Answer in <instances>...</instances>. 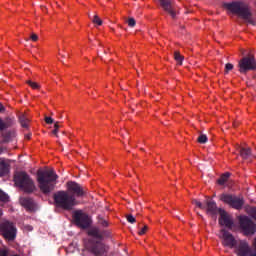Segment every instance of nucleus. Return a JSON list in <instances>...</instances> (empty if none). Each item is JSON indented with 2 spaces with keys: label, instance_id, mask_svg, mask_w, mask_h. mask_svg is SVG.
Returning a JSON list of instances; mask_svg holds the SVG:
<instances>
[{
  "label": "nucleus",
  "instance_id": "nucleus-16",
  "mask_svg": "<svg viewBox=\"0 0 256 256\" xmlns=\"http://www.w3.org/2000/svg\"><path fill=\"white\" fill-rule=\"evenodd\" d=\"M20 205L25 207V209H28V211H33V209H35V204L30 198H21Z\"/></svg>",
  "mask_w": 256,
  "mask_h": 256
},
{
  "label": "nucleus",
  "instance_id": "nucleus-3",
  "mask_svg": "<svg viewBox=\"0 0 256 256\" xmlns=\"http://www.w3.org/2000/svg\"><path fill=\"white\" fill-rule=\"evenodd\" d=\"M14 182L17 187H20L25 193H33L37 187L31 176L27 172H17L14 175Z\"/></svg>",
  "mask_w": 256,
  "mask_h": 256
},
{
  "label": "nucleus",
  "instance_id": "nucleus-13",
  "mask_svg": "<svg viewBox=\"0 0 256 256\" xmlns=\"http://www.w3.org/2000/svg\"><path fill=\"white\" fill-rule=\"evenodd\" d=\"M235 253L238 256H256V251L245 241H240L236 246Z\"/></svg>",
  "mask_w": 256,
  "mask_h": 256
},
{
  "label": "nucleus",
  "instance_id": "nucleus-27",
  "mask_svg": "<svg viewBox=\"0 0 256 256\" xmlns=\"http://www.w3.org/2000/svg\"><path fill=\"white\" fill-rule=\"evenodd\" d=\"M0 256H11V254L9 253V249H7V248L1 249Z\"/></svg>",
  "mask_w": 256,
  "mask_h": 256
},
{
  "label": "nucleus",
  "instance_id": "nucleus-17",
  "mask_svg": "<svg viewBox=\"0 0 256 256\" xmlns=\"http://www.w3.org/2000/svg\"><path fill=\"white\" fill-rule=\"evenodd\" d=\"M9 171V164L5 159L0 158V177H3V175L7 174Z\"/></svg>",
  "mask_w": 256,
  "mask_h": 256
},
{
  "label": "nucleus",
  "instance_id": "nucleus-22",
  "mask_svg": "<svg viewBox=\"0 0 256 256\" xmlns=\"http://www.w3.org/2000/svg\"><path fill=\"white\" fill-rule=\"evenodd\" d=\"M92 22L95 24V25H103V20H101V18H99L98 15H94V17L92 18Z\"/></svg>",
  "mask_w": 256,
  "mask_h": 256
},
{
  "label": "nucleus",
  "instance_id": "nucleus-32",
  "mask_svg": "<svg viewBox=\"0 0 256 256\" xmlns=\"http://www.w3.org/2000/svg\"><path fill=\"white\" fill-rule=\"evenodd\" d=\"M30 39H31V41L37 42V41H39V36H37V34L33 33V34H31Z\"/></svg>",
  "mask_w": 256,
  "mask_h": 256
},
{
  "label": "nucleus",
  "instance_id": "nucleus-30",
  "mask_svg": "<svg viewBox=\"0 0 256 256\" xmlns=\"http://www.w3.org/2000/svg\"><path fill=\"white\" fill-rule=\"evenodd\" d=\"M127 23H128L129 27H135V25H136V22L133 18H129Z\"/></svg>",
  "mask_w": 256,
  "mask_h": 256
},
{
  "label": "nucleus",
  "instance_id": "nucleus-38",
  "mask_svg": "<svg viewBox=\"0 0 256 256\" xmlns=\"http://www.w3.org/2000/svg\"><path fill=\"white\" fill-rule=\"evenodd\" d=\"M1 215H3V212L0 210V217H1Z\"/></svg>",
  "mask_w": 256,
  "mask_h": 256
},
{
  "label": "nucleus",
  "instance_id": "nucleus-24",
  "mask_svg": "<svg viewBox=\"0 0 256 256\" xmlns=\"http://www.w3.org/2000/svg\"><path fill=\"white\" fill-rule=\"evenodd\" d=\"M208 141L207 139V135L205 134H201L199 137H198V143H206Z\"/></svg>",
  "mask_w": 256,
  "mask_h": 256
},
{
  "label": "nucleus",
  "instance_id": "nucleus-34",
  "mask_svg": "<svg viewBox=\"0 0 256 256\" xmlns=\"http://www.w3.org/2000/svg\"><path fill=\"white\" fill-rule=\"evenodd\" d=\"M5 128V123H3V120L0 119V131H3Z\"/></svg>",
  "mask_w": 256,
  "mask_h": 256
},
{
  "label": "nucleus",
  "instance_id": "nucleus-35",
  "mask_svg": "<svg viewBox=\"0 0 256 256\" xmlns=\"http://www.w3.org/2000/svg\"><path fill=\"white\" fill-rule=\"evenodd\" d=\"M100 224H101L103 227H107V225H109L106 220H101V221H100Z\"/></svg>",
  "mask_w": 256,
  "mask_h": 256
},
{
  "label": "nucleus",
  "instance_id": "nucleus-1",
  "mask_svg": "<svg viewBox=\"0 0 256 256\" xmlns=\"http://www.w3.org/2000/svg\"><path fill=\"white\" fill-rule=\"evenodd\" d=\"M36 179L42 193H51L55 189V185H57L59 176H57L53 169L38 170Z\"/></svg>",
  "mask_w": 256,
  "mask_h": 256
},
{
  "label": "nucleus",
  "instance_id": "nucleus-21",
  "mask_svg": "<svg viewBox=\"0 0 256 256\" xmlns=\"http://www.w3.org/2000/svg\"><path fill=\"white\" fill-rule=\"evenodd\" d=\"M9 201V196L0 190V203H7Z\"/></svg>",
  "mask_w": 256,
  "mask_h": 256
},
{
  "label": "nucleus",
  "instance_id": "nucleus-12",
  "mask_svg": "<svg viewBox=\"0 0 256 256\" xmlns=\"http://www.w3.org/2000/svg\"><path fill=\"white\" fill-rule=\"evenodd\" d=\"M66 189V193L74 197V199H77V197H83V195H85L83 188L78 183L73 181H68L66 183Z\"/></svg>",
  "mask_w": 256,
  "mask_h": 256
},
{
  "label": "nucleus",
  "instance_id": "nucleus-10",
  "mask_svg": "<svg viewBox=\"0 0 256 256\" xmlns=\"http://www.w3.org/2000/svg\"><path fill=\"white\" fill-rule=\"evenodd\" d=\"M192 203L199 209L206 211L208 215H215V213H217V204L212 200H206L205 204L201 203L199 200H193Z\"/></svg>",
  "mask_w": 256,
  "mask_h": 256
},
{
  "label": "nucleus",
  "instance_id": "nucleus-26",
  "mask_svg": "<svg viewBox=\"0 0 256 256\" xmlns=\"http://www.w3.org/2000/svg\"><path fill=\"white\" fill-rule=\"evenodd\" d=\"M149 231V226L144 225L143 228L138 232V235H145Z\"/></svg>",
  "mask_w": 256,
  "mask_h": 256
},
{
  "label": "nucleus",
  "instance_id": "nucleus-5",
  "mask_svg": "<svg viewBox=\"0 0 256 256\" xmlns=\"http://www.w3.org/2000/svg\"><path fill=\"white\" fill-rule=\"evenodd\" d=\"M72 217L76 225H78V227H81L82 229H87V227L91 225V219L86 213L81 210H75L72 214Z\"/></svg>",
  "mask_w": 256,
  "mask_h": 256
},
{
  "label": "nucleus",
  "instance_id": "nucleus-36",
  "mask_svg": "<svg viewBox=\"0 0 256 256\" xmlns=\"http://www.w3.org/2000/svg\"><path fill=\"white\" fill-rule=\"evenodd\" d=\"M0 111H3V105L0 104Z\"/></svg>",
  "mask_w": 256,
  "mask_h": 256
},
{
  "label": "nucleus",
  "instance_id": "nucleus-18",
  "mask_svg": "<svg viewBox=\"0 0 256 256\" xmlns=\"http://www.w3.org/2000/svg\"><path fill=\"white\" fill-rule=\"evenodd\" d=\"M240 155L243 157V159H248L251 155V149L250 148H242L240 150Z\"/></svg>",
  "mask_w": 256,
  "mask_h": 256
},
{
  "label": "nucleus",
  "instance_id": "nucleus-4",
  "mask_svg": "<svg viewBox=\"0 0 256 256\" xmlns=\"http://www.w3.org/2000/svg\"><path fill=\"white\" fill-rule=\"evenodd\" d=\"M225 9L230 11V13H234V15H238L242 19H251V11L249 10V5L243 1H234L232 3L224 4Z\"/></svg>",
  "mask_w": 256,
  "mask_h": 256
},
{
  "label": "nucleus",
  "instance_id": "nucleus-6",
  "mask_svg": "<svg viewBox=\"0 0 256 256\" xmlns=\"http://www.w3.org/2000/svg\"><path fill=\"white\" fill-rule=\"evenodd\" d=\"M240 229L243 231L244 235H253L256 232V226L253 221H251L247 216H240Z\"/></svg>",
  "mask_w": 256,
  "mask_h": 256
},
{
  "label": "nucleus",
  "instance_id": "nucleus-25",
  "mask_svg": "<svg viewBox=\"0 0 256 256\" xmlns=\"http://www.w3.org/2000/svg\"><path fill=\"white\" fill-rule=\"evenodd\" d=\"M27 83L32 89H39V84L37 82L29 80Z\"/></svg>",
  "mask_w": 256,
  "mask_h": 256
},
{
  "label": "nucleus",
  "instance_id": "nucleus-28",
  "mask_svg": "<svg viewBox=\"0 0 256 256\" xmlns=\"http://www.w3.org/2000/svg\"><path fill=\"white\" fill-rule=\"evenodd\" d=\"M59 122H56L55 124H54V130H53V135H55L56 137H57V133H59Z\"/></svg>",
  "mask_w": 256,
  "mask_h": 256
},
{
  "label": "nucleus",
  "instance_id": "nucleus-7",
  "mask_svg": "<svg viewBox=\"0 0 256 256\" xmlns=\"http://www.w3.org/2000/svg\"><path fill=\"white\" fill-rule=\"evenodd\" d=\"M220 201H223V203H226L233 209H241L244 203L242 198H239L237 196H231L229 194H222L220 196Z\"/></svg>",
  "mask_w": 256,
  "mask_h": 256
},
{
  "label": "nucleus",
  "instance_id": "nucleus-23",
  "mask_svg": "<svg viewBox=\"0 0 256 256\" xmlns=\"http://www.w3.org/2000/svg\"><path fill=\"white\" fill-rule=\"evenodd\" d=\"M20 123L22 127H29V119H27L25 116L20 117Z\"/></svg>",
  "mask_w": 256,
  "mask_h": 256
},
{
  "label": "nucleus",
  "instance_id": "nucleus-29",
  "mask_svg": "<svg viewBox=\"0 0 256 256\" xmlns=\"http://www.w3.org/2000/svg\"><path fill=\"white\" fill-rule=\"evenodd\" d=\"M229 71H233V64L227 63L225 66V72L229 73Z\"/></svg>",
  "mask_w": 256,
  "mask_h": 256
},
{
  "label": "nucleus",
  "instance_id": "nucleus-9",
  "mask_svg": "<svg viewBox=\"0 0 256 256\" xmlns=\"http://www.w3.org/2000/svg\"><path fill=\"white\" fill-rule=\"evenodd\" d=\"M16 231L15 225L11 222H4L0 225L1 235H3L5 239H8V241H13V239H15Z\"/></svg>",
  "mask_w": 256,
  "mask_h": 256
},
{
  "label": "nucleus",
  "instance_id": "nucleus-39",
  "mask_svg": "<svg viewBox=\"0 0 256 256\" xmlns=\"http://www.w3.org/2000/svg\"><path fill=\"white\" fill-rule=\"evenodd\" d=\"M0 153H3V150H0Z\"/></svg>",
  "mask_w": 256,
  "mask_h": 256
},
{
  "label": "nucleus",
  "instance_id": "nucleus-15",
  "mask_svg": "<svg viewBox=\"0 0 256 256\" xmlns=\"http://www.w3.org/2000/svg\"><path fill=\"white\" fill-rule=\"evenodd\" d=\"M159 1H160V5H162L163 9L165 11H167L171 15V17L175 18V15H177V13L173 10L169 1H167V0H159Z\"/></svg>",
  "mask_w": 256,
  "mask_h": 256
},
{
  "label": "nucleus",
  "instance_id": "nucleus-33",
  "mask_svg": "<svg viewBox=\"0 0 256 256\" xmlns=\"http://www.w3.org/2000/svg\"><path fill=\"white\" fill-rule=\"evenodd\" d=\"M45 123H47V125H53V118L46 116Z\"/></svg>",
  "mask_w": 256,
  "mask_h": 256
},
{
  "label": "nucleus",
  "instance_id": "nucleus-31",
  "mask_svg": "<svg viewBox=\"0 0 256 256\" xmlns=\"http://www.w3.org/2000/svg\"><path fill=\"white\" fill-rule=\"evenodd\" d=\"M126 219H127V222L128 223H135V217H133V215H128L127 217H126Z\"/></svg>",
  "mask_w": 256,
  "mask_h": 256
},
{
  "label": "nucleus",
  "instance_id": "nucleus-2",
  "mask_svg": "<svg viewBox=\"0 0 256 256\" xmlns=\"http://www.w3.org/2000/svg\"><path fill=\"white\" fill-rule=\"evenodd\" d=\"M54 203H56V206L60 207V209L71 211L73 207L79 204V201L67 191H58L54 194Z\"/></svg>",
  "mask_w": 256,
  "mask_h": 256
},
{
  "label": "nucleus",
  "instance_id": "nucleus-20",
  "mask_svg": "<svg viewBox=\"0 0 256 256\" xmlns=\"http://www.w3.org/2000/svg\"><path fill=\"white\" fill-rule=\"evenodd\" d=\"M174 59H175V61H177L178 65H183V57H182L181 53L175 52Z\"/></svg>",
  "mask_w": 256,
  "mask_h": 256
},
{
  "label": "nucleus",
  "instance_id": "nucleus-19",
  "mask_svg": "<svg viewBox=\"0 0 256 256\" xmlns=\"http://www.w3.org/2000/svg\"><path fill=\"white\" fill-rule=\"evenodd\" d=\"M228 180H229V173H225L218 179V183L219 185H225V183H227Z\"/></svg>",
  "mask_w": 256,
  "mask_h": 256
},
{
  "label": "nucleus",
  "instance_id": "nucleus-14",
  "mask_svg": "<svg viewBox=\"0 0 256 256\" xmlns=\"http://www.w3.org/2000/svg\"><path fill=\"white\" fill-rule=\"evenodd\" d=\"M219 214L220 225L227 227L228 229H233V219L231 218V216L223 209L219 210Z\"/></svg>",
  "mask_w": 256,
  "mask_h": 256
},
{
  "label": "nucleus",
  "instance_id": "nucleus-37",
  "mask_svg": "<svg viewBox=\"0 0 256 256\" xmlns=\"http://www.w3.org/2000/svg\"><path fill=\"white\" fill-rule=\"evenodd\" d=\"M233 127H237V122H234V123H233Z\"/></svg>",
  "mask_w": 256,
  "mask_h": 256
},
{
  "label": "nucleus",
  "instance_id": "nucleus-11",
  "mask_svg": "<svg viewBox=\"0 0 256 256\" xmlns=\"http://www.w3.org/2000/svg\"><path fill=\"white\" fill-rule=\"evenodd\" d=\"M218 237L219 239H221V243L222 245H224V247H229L230 249H233V247L237 245V240H235L233 234L227 232L225 229L220 230Z\"/></svg>",
  "mask_w": 256,
  "mask_h": 256
},
{
  "label": "nucleus",
  "instance_id": "nucleus-8",
  "mask_svg": "<svg viewBox=\"0 0 256 256\" xmlns=\"http://www.w3.org/2000/svg\"><path fill=\"white\" fill-rule=\"evenodd\" d=\"M240 73H247V71H253L256 69V61L253 56L244 57L238 63Z\"/></svg>",
  "mask_w": 256,
  "mask_h": 256
}]
</instances>
